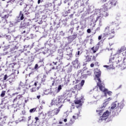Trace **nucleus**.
Wrapping results in <instances>:
<instances>
[{"label": "nucleus", "instance_id": "25", "mask_svg": "<svg viewBox=\"0 0 126 126\" xmlns=\"http://www.w3.org/2000/svg\"><path fill=\"white\" fill-rule=\"evenodd\" d=\"M6 93V92H5V91H2L1 94H0V96L1 97H4V96L5 95V93Z\"/></svg>", "mask_w": 126, "mask_h": 126}, {"label": "nucleus", "instance_id": "43", "mask_svg": "<svg viewBox=\"0 0 126 126\" xmlns=\"http://www.w3.org/2000/svg\"><path fill=\"white\" fill-rule=\"evenodd\" d=\"M37 3L38 4H40V3H41V0H38Z\"/></svg>", "mask_w": 126, "mask_h": 126}, {"label": "nucleus", "instance_id": "33", "mask_svg": "<svg viewBox=\"0 0 126 126\" xmlns=\"http://www.w3.org/2000/svg\"><path fill=\"white\" fill-rule=\"evenodd\" d=\"M126 57H125L124 58H123V63H124V64L125 65H126Z\"/></svg>", "mask_w": 126, "mask_h": 126}, {"label": "nucleus", "instance_id": "39", "mask_svg": "<svg viewBox=\"0 0 126 126\" xmlns=\"http://www.w3.org/2000/svg\"><path fill=\"white\" fill-rule=\"evenodd\" d=\"M34 119L35 120L36 122H38L39 121V118L35 117Z\"/></svg>", "mask_w": 126, "mask_h": 126}, {"label": "nucleus", "instance_id": "28", "mask_svg": "<svg viewBox=\"0 0 126 126\" xmlns=\"http://www.w3.org/2000/svg\"><path fill=\"white\" fill-rule=\"evenodd\" d=\"M36 88H32L31 89V92L33 93V92H36Z\"/></svg>", "mask_w": 126, "mask_h": 126}, {"label": "nucleus", "instance_id": "62", "mask_svg": "<svg viewBox=\"0 0 126 126\" xmlns=\"http://www.w3.org/2000/svg\"><path fill=\"white\" fill-rule=\"evenodd\" d=\"M26 31H24L22 32V33L23 34V33H26Z\"/></svg>", "mask_w": 126, "mask_h": 126}, {"label": "nucleus", "instance_id": "57", "mask_svg": "<svg viewBox=\"0 0 126 126\" xmlns=\"http://www.w3.org/2000/svg\"><path fill=\"white\" fill-rule=\"evenodd\" d=\"M78 72H79V73H81V72H82V71H81V70H79V71H78Z\"/></svg>", "mask_w": 126, "mask_h": 126}, {"label": "nucleus", "instance_id": "10", "mask_svg": "<svg viewBox=\"0 0 126 126\" xmlns=\"http://www.w3.org/2000/svg\"><path fill=\"white\" fill-rule=\"evenodd\" d=\"M102 20H103V16H99L97 17H96V19L95 20V22H97V21H99V26H102Z\"/></svg>", "mask_w": 126, "mask_h": 126}, {"label": "nucleus", "instance_id": "54", "mask_svg": "<svg viewBox=\"0 0 126 126\" xmlns=\"http://www.w3.org/2000/svg\"><path fill=\"white\" fill-rule=\"evenodd\" d=\"M27 26H30V23L29 22H28V24H27Z\"/></svg>", "mask_w": 126, "mask_h": 126}, {"label": "nucleus", "instance_id": "49", "mask_svg": "<svg viewBox=\"0 0 126 126\" xmlns=\"http://www.w3.org/2000/svg\"><path fill=\"white\" fill-rule=\"evenodd\" d=\"M90 41H91L90 44H92V42H93V39L91 38V39H90Z\"/></svg>", "mask_w": 126, "mask_h": 126}, {"label": "nucleus", "instance_id": "55", "mask_svg": "<svg viewBox=\"0 0 126 126\" xmlns=\"http://www.w3.org/2000/svg\"><path fill=\"white\" fill-rule=\"evenodd\" d=\"M20 91H19V92H16L15 93V94H16V95H17L19 93H20Z\"/></svg>", "mask_w": 126, "mask_h": 126}, {"label": "nucleus", "instance_id": "11", "mask_svg": "<svg viewBox=\"0 0 126 126\" xmlns=\"http://www.w3.org/2000/svg\"><path fill=\"white\" fill-rule=\"evenodd\" d=\"M40 111V107L37 106L35 108L30 110V113H34V112H39Z\"/></svg>", "mask_w": 126, "mask_h": 126}, {"label": "nucleus", "instance_id": "23", "mask_svg": "<svg viewBox=\"0 0 126 126\" xmlns=\"http://www.w3.org/2000/svg\"><path fill=\"white\" fill-rule=\"evenodd\" d=\"M81 75L82 78H83L84 79H86V78L88 77V76L86 74L82 75V73H81Z\"/></svg>", "mask_w": 126, "mask_h": 126}, {"label": "nucleus", "instance_id": "41", "mask_svg": "<svg viewBox=\"0 0 126 126\" xmlns=\"http://www.w3.org/2000/svg\"><path fill=\"white\" fill-rule=\"evenodd\" d=\"M90 66L91 67H94V63H91Z\"/></svg>", "mask_w": 126, "mask_h": 126}, {"label": "nucleus", "instance_id": "2", "mask_svg": "<svg viewBox=\"0 0 126 126\" xmlns=\"http://www.w3.org/2000/svg\"><path fill=\"white\" fill-rule=\"evenodd\" d=\"M104 33L102 34V38H108V40L113 39L115 37V28L107 26L104 30Z\"/></svg>", "mask_w": 126, "mask_h": 126}, {"label": "nucleus", "instance_id": "15", "mask_svg": "<svg viewBox=\"0 0 126 126\" xmlns=\"http://www.w3.org/2000/svg\"><path fill=\"white\" fill-rule=\"evenodd\" d=\"M20 20H23L24 19V14L22 13V11H20L19 15Z\"/></svg>", "mask_w": 126, "mask_h": 126}, {"label": "nucleus", "instance_id": "5", "mask_svg": "<svg viewBox=\"0 0 126 126\" xmlns=\"http://www.w3.org/2000/svg\"><path fill=\"white\" fill-rule=\"evenodd\" d=\"M50 66H51V69H57L58 70H60L61 69V65L58 63V62H53L52 63L50 64Z\"/></svg>", "mask_w": 126, "mask_h": 126}, {"label": "nucleus", "instance_id": "26", "mask_svg": "<svg viewBox=\"0 0 126 126\" xmlns=\"http://www.w3.org/2000/svg\"><path fill=\"white\" fill-rule=\"evenodd\" d=\"M9 17V14L5 15L3 16L2 18H3V19H5V20H6V19H7V18H8Z\"/></svg>", "mask_w": 126, "mask_h": 126}, {"label": "nucleus", "instance_id": "3", "mask_svg": "<svg viewBox=\"0 0 126 126\" xmlns=\"http://www.w3.org/2000/svg\"><path fill=\"white\" fill-rule=\"evenodd\" d=\"M101 71L98 70V71H95L94 74H95V77H96L98 82L97 83V86L99 88L100 91H103V92H106V89H105V84L102 83L101 79H100V76H101Z\"/></svg>", "mask_w": 126, "mask_h": 126}, {"label": "nucleus", "instance_id": "8", "mask_svg": "<svg viewBox=\"0 0 126 126\" xmlns=\"http://www.w3.org/2000/svg\"><path fill=\"white\" fill-rule=\"evenodd\" d=\"M92 61V56L87 55L86 57V63L84 64V65H86L88 63H90Z\"/></svg>", "mask_w": 126, "mask_h": 126}, {"label": "nucleus", "instance_id": "27", "mask_svg": "<svg viewBox=\"0 0 126 126\" xmlns=\"http://www.w3.org/2000/svg\"><path fill=\"white\" fill-rule=\"evenodd\" d=\"M84 83H85V81L84 80H82L80 84L81 87L84 85Z\"/></svg>", "mask_w": 126, "mask_h": 126}, {"label": "nucleus", "instance_id": "21", "mask_svg": "<svg viewBox=\"0 0 126 126\" xmlns=\"http://www.w3.org/2000/svg\"><path fill=\"white\" fill-rule=\"evenodd\" d=\"M48 116L49 117H54V112H53V110H52L51 111H49L48 112Z\"/></svg>", "mask_w": 126, "mask_h": 126}, {"label": "nucleus", "instance_id": "18", "mask_svg": "<svg viewBox=\"0 0 126 126\" xmlns=\"http://www.w3.org/2000/svg\"><path fill=\"white\" fill-rule=\"evenodd\" d=\"M74 103L76 105H79L80 106H82V103H81V100H74Z\"/></svg>", "mask_w": 126, "mask_h": 126}, {"label": "nucleus", "instance_id": "44", "mask_svg": "<svg viewBox=\"0 0 126 126\" xmlns=\"http://www.w3.org/2000/svg\"><path fill=\"white\" fill-rule=\"evenodd\" d=\"M37 84H38V82H35L34 84V86H37Z\"/></svg>", "mask_w": 126, "mask_h": 126}, {"label": "nucleus", "instance_id": "34", "mask_svg": "<svg viewBox=\"0 0 126 126\" xmlns=\"http://www.w3.org/2000/svg\"><path fill=\"white\" fill-rule=\"evenodd\" d=\"M102 38H103V34H101V35L98 36V40H101V39H102Z\"/></svg>", "mask_w": 126, "mask_h": 126}, {"label": "nucleus", "instance_id": "17", "mask_svg": "<svg viewBox=\"0 0 126 126\" xmlns=\"http://www.w3.org/2000/svg\"><path fill=\"white\" fill-rule=\"evenodd\" d=\"M74 88L75 89H76V90H80V89H81V86H80V84L76 85L74 86Z\"/></svg>", "mask_w": 126, "mask_h": 126}, {"label": "nucleus", "instance_id": "61", "mask_svg": "<svg viewBox=\"0 0 126 126\" xmlns=\"http://www.w3.org/2000/svg\"><path fill=\"white\" fill-rule=\"evenodd\" d=\"M111 98L110 97H109V98H108V99H107V100H108V101H110V100H111Z\"/></svg>", "mask_w": 126, "mask_h": 126}, {"label": "nucleus", "instance_id": "48", "mask_svg": "<svg viewBox=\"0 0 126 126\" xmlns=\"http://www.w3.org/2000/svg\"><path fill=\"white\" fill-rule=\"evenodd\" d=\"M107 0H101L102 2H106Z\"/></svg>", "mask_w": 126, "mask_h": 126}, {"label": "nucleus", "instance_id": "47", "mask_svg": "<svg viewBox=\"0 0 126 126\" xmlns=\"http://www.w3.org/2000/svg\"><path fill=\"white\" fill-rule=\"evenodd\" d=\"M23 3H24V2H23V1L20 2V5H22V4H23Z\"/></svg>", "mask_w": 126, "mask_h": 126}, {"label": "nucleus", "instance_id": "20", "mask_svg": "<svg viewBox=\"0 0 126 126\" xmlns=\"http://www.w3.org/2000/svg\"><path fill=\"white\" fill-rule=\"evenodd\" d=\"M116 107H117V104L116 103L114 102L111 105V109L114 110V109H115V108H116Z\"/></svg>", "mask_w": 126, "mask_h": 126}, {"label": "nucleus", "instance_id": "60", "mask_svg": "<svg viewBox=\"0 0 126 126\" xmlns=\"http://www.w3.org/2000/svg\"><path fill=\"white\" fill-rule=\"evenodd\" d=\"M37 90H38L39 89H40V87H38L37 88H36Z\"/></svg>", "mask_w": 126, "mask_h": 126}, {"label": "nucleus", "instance_id": "12", "mask_svg": "<svg viewBox=\"0 0 126 126\" xmlns=\"http://www.w3.org/2000/svg\"><path fill=\"white\" fill-rule=\"evenodd\" d=\"M72 63L74 67H78V65H79V64H78V59H76L75 61H73Z\"/></svg>", "mask_w": 126, "mask_h": 126}, {"label": "nucleus", "instance_id": "6", "mask_svg": "<svg viewBox=\"0 0 126 126\" xmlns=\"http://www.w3.org/2000/svg\"><path fill=\"white\" fill-rule=\"evenodd\" d=\"M23 98L22 94H19L17 95V96L13 99V103H15V102H19L21 99Z\"/></svg>", "mask_w": 126, "mask_h": 126}, {"label": "nucleus", "instance_id": "42", "mask_svg": "<svg viewBox=\"0 0 126 126\" xmlns=\"http://www.w3.org/2000/svg\"><path fill=\"white\" fill-rule=\"evenodd\" d=\"M99 30H100V27H97L95 31H99Z\"/></svg>", "mask_w": 126, "mask_h": 126}, {"label": "nucleus", "instance_id": "7", "mask_svg": "<svg viewBox=\"0 0 126 126\" xmlns=\"http://www.w3.org/2000/svg\"><path fill=\"white\" fill-rule=\"evenodd\" d=\"M123 108H124V104H123L122 103H119L118 104V106L116 108V111H117V113H120L121 111H122V109H123Z\"/></svg>", "mask_w": 126, "mask_h": 126}, {"label": "nucleus", "instance_id": "22", "mask_svg": "<svg viewBox=\"0 0 126 126\" xmlns=\"http://www.w3.org/2000/svg\"><path fill=\"white\" fill-rule=\"evenodd\" d=\"M88 76H90L91 75H92V71L91 70H88L86 71V74Z\"/></svg>", "mask_w": 126, "mask_h": 126}, {"label": "nucleus", "instance_id": "14", "mask_svg": "<svg viewBox=\"0 0 126 126\" xmlns=\"http://www.w3.org/2000/svg\"><path fill=\"white\" fill-rule=\"evenodd\" d=\"M60 111H61V109H59V107H58V109H54V110H52V112H53L54 116H55V115H58V114H59V113H60Z\"/></svg>", "mask_w": 126, "mask_h": 126}, {"label": "nucleus", "instance_id": "4", "mask_svg": "<svg viewBox=\"0 0 126 126\" xmlns=\"http://www.w3.org/2000/svg\"><path fill=\"white\" fill-rule=\"evenodd\" d=\"M63 101V96H59L58 98L55 100H52L51 102V104L52 105H56L59 107V109H61L62 107H63V104H62V102Z\"/></svg>", "mask_w": 126, "mask_h": 126}, {"label": "nucleus", "instance_id": "56", "mask_svg": "<svg viewBox=\"0 0 126 126\" xmlns=\"http://www.w3.org/2000/svg\"><path fill=\"white\" fill-rule=\"evenodd\" d=\"M41 81L42 82H44L45 81V79H42Z\"/></svg>", "mask_w": 126, "mask_h": 126}, {"label": "nucleus", "instance_id": "40", "mask_svg": "<svg viewBox=\"0 0 126 126\" xmlns=\"http://www.w3.org/2000/svg\"><path fill=\"white\" fill-rule=\"evenodd\" d=\"M38 68V64H36L35 66H34V68L35 69H37Z\"/></svg>", "mask_w": 126, "mask_h": 126}, {"label": "nucleus", "instance_id": "64", "mask_svg": "<svg viewBox=\"0 0 126 126\" xmlns=\"http://www.w3.org/2000/svg\"><path fill=\"white\" fill-rule=\"evenodd\" d=\"M114 23H115V22H112L111 23V24H113Z\"/></svg>", "mask_w": 126, "mask_h": 126}, {"label": "nucleus", "instance_id": "51", "mask_svg": "<svg viewBox=\"0 0 126 126\" xmlns=\"http://www.w3.org/2000/svg\"><path fill=\"white\" fill-rule=\"evenodd\" d=\"M31 74H34V72H32L29 74V76L31 75Z\"/></svg>", "mask_w": 126, "mask_h": 126}, {"label": "nucleus", "instance_id": "24", "mask_svg": "<svg viewBox=\"0 0 126 126\" xmlns=\"http://www.w3.org/2000/svg\"><path fill=\"white\" fill-rule=\"evenodd\" d=\"M79 115L78 114H75V115L73 116L72 118L74 120H77L78 119Z\"/></svg>", "mask_w": 126, "mask_h": 126}, {"label": "nucleus", "instance_id": "36", "mask_svg": "<svg viewBox=\"0 0 126 126\" xmlns=\"http://www.w3.org/2000/svg\"><path fill=\"white\" fill-rule=\"evenodd\" d=\"M79 55H80V51H78V52L76 54V56H77V57H79Z\"/></svg>", "mask_w": 126, "mask_h": 126}, {"label": "nucleus", "instance_id": "1", "mask_svg": "<svg viewBox=\"0 0 126 126\" xmlns=\"http://www.w3.org/2000/svg\"><path fill=\"white\" fill-rule=\"evenodd\" d=\"M117 2H118L116 0H112L111 1H109L107 3H105L103 5L102 9V10L103 12V16H105V17L109 16V13L106 11H108V9H111L112 7L116 6Z\"/></svg>", "mask_w": 126, "mask_h": 126}, {"label": "nucleus", "instance_id": "52", "mask_svg": "<svg viewBox=\"0 0 126 126\" xmlns=\"http://www.w3.org/2000/svg\"><path fill=\"white\" fill-rule=\"evenodd\" d=\"M103 66H104V67H106V68L109 67V66H108V65H104Z\"/></svg>", "mask_w": 126, "mask_h": 126}, {"label": "nucleus", "instance_id": "29", "mask_svg": "<svg viewBox=\"0 0 126 126\" xmlns=\"http://www.w3.org/2000/svg\"><path fill=\"white\" fill-rule=\"evenodd\" d=\"M56 60H58V61H61V60H63V57L61 55H59L57 57Z\"/></svg>", "mask_w": 126, "mask_h": 126}, {"label": "nucleus", "instance_id": "50", "mask_svg": "<svg viewBox=\"0 0 126 126\" xmlns=\"http://www.w3.org/2000/svg\"><path fill=\"white\" fill-rule=\"evenodd\" d=\"M20 87H18V88H17V90L18 91H20Z\"/></svg>", "mask_w": 126, "mask_h": 126}, {"label": "nucleus", "instance_id": "63", "mask_svg": "<svg viewBox=\"0 0 126 126\" xmlns=\"http://www.w3.org/2000/svg\"><path fill=\"white\" fill-rule=\"evenodd\" d=\"M69 10H68V11H67V13H70Z\"/></svg>", "mask_w": 126, "mask_h": 126}, {"label": "nucleus", "instance_id": "59", "mask_svg": "<svg viewBox=\"0 0 126 126\" xmlns=\"http://www.w3.org/2000/svg\"><path fill=\"white\" fill-rule=\"evenodd\" d=\"M59 124H60V125L63 124V122H59Z\"/></svg>", "mask_w": 126, "mask_h": 126}, {"label": "nucleus", "instance_id": "13", "mask_svg": "<svg viewBox=\"0 0 126 126\" xmlns=\"http://www.w3.org/2000/svg\"><path fill=\"white\" fill-rule=\"evenodd\" d=\"M99 50V46H94L91 48V50L93 51V53L95 54L97 51Z\"/></svg>", "mask_w": 126, "mask_h": 126}, {"label": "nucleus", "instance_id": "30", "mask_svg": "<svg viewBox=\"0 0 126 126\" xmlns=\"http://www.w3.org/2000/svg\"><path fill=\"white\" fill-rule=\"evenodd\" d=\"M8 77H9V76H7L6 74L4 75L3 80H6Z\"/></svg>", "mask_w": 126, "mask_h": 126}, {"label": "nucleus", "instance_id": "37", "mask_svg": "<svg viewBox=\"0 0 126 126\" xmlns=\"http://www.w3.org/2000/svg\"><path fill=\"white\" fill-rule=\"evenodd\" d=\"M87 33H91V30L90 29H88L87 30Z\"/></svg>", "mask_w": 126, "mask_h": 126}, {"label": "nucleus", "instance_id": "19", "mask_svg": "<svg viewBox=\"0 0 126 126\" xmlns=\"http://www.w3.org/2000/svg\"><path fill=\"white\" fill-rule=\"evenodd\" d=\"M105 89L106 90L105 92L102 91V92H104V93H107L109 95V96H112V92L111 91L108 92V90L106 89V88H105Z\"/></svg>", "mask_w": 126, "mask_h": 126}, {"label": "nucleus", "instance_id": "32", "mask_svg": "<svg viewBox=\"0 0 126 126\" xmlns=\"http://www.w3.org/2000/svg\"><path fill=\"white\" fill-rule=\"evenodd\" d=\"M122 56H123V57H126V51H124L123 52V53H122Z\"/></svg>", "mask_w": 126, "mask_h": 126}, {"label": "nucleus", "instance_id": "53", "mask_svg": "<svg viewBox=\"0 0 126 126\" xmlns=\"http://www.w3.org/2000/svg\"><path fill=\"white\" fill-rule=\"evenodd\" d=\"M28 121H30L31 120V116L28 117Z\"/></svg>", "mask_w": 126, "mask_h": 126}, {"label": "nucleus", "instance_id": "46", "mask_svg": "<svg viewBox=\"0 0 126 126\" xmlns=\"http://www.w3.org/2000/svg\"><path fill=\"white\" fill-rule=\"evenodd\" d=\"M36 98H37L38 99H40V98H41V95H37Z\"/></svg>", "mask_w": 126, "mask_h": 126}, {"label": "nucleus", "instance_id": "45", "mask_svg": "<svg viewBox=\"0 0 126 126\" xmlns=\"http://www.w3.org/2000/svg\"><path fill=\"white\" fill-rule=\"evenodd\" d=\"M63 122H64V123H66L67 122V119H64L63 120Z\"/></svg>", "mask_w": 126, "mask_h": 126}, {"label": "nucleus", "instance_id": "9", "mask_svg": "<svg viewBox=\"0 0 126 126\" xmlns=\"http://www.w3.org/2000/svg\"><path fill=\"white\" fill-rule=\"evenodd\" d=\"M125 51H126V47H125V46H123L117 50L116 55L119 56V55L121 54V53H123V52H125Z\"/></svg>", "mask_w": 126, "mask_h": 126}, {"label": "nucleus", "instance_id": "16", "mask_svg": "<svg viewBox=\"0 0 126 126\" xmlns=\"http://www.w3.org/2000/svg\"><path fill=\"white\" fill-rule=\"evenodd\" d=\"M109 116V111L107 110L101 116V118H107Z\"/></svg>", "mask_w": 126, "mask_h": 126}, {"label": "nucleus", "instance_id": "35", "mask_svg": "<svg viewBox=\"0 0 126 126\" xmlns=\"http://www.w3.org/2000/svg\"><path fill=\"white\" fill-rule=\"evenodd\" d=\"M74 124V121H72V120H70L69 125H72Z\"/></svg>", "mask_w": 126, "mask_h": 126}, {"label": "nucleus", "instance_id": "31", "mask_svg": "<svg viewBox=\"0 0 126 126\" xmlns=\"http://www.w3.org/2000/svg\"><path fill=\"white\" fill-rule=\"evenodd\" d=\"M62 90V85H59L58 88L57 92H60Z\"/></svg>", "mask_w": 126, "mask_h": 126}, {"label": "nucleus", "instance_id": "38", "mask_svg": "<svg viewBox=\"0 0 126 126\" xmlns=\"http://www.w3.org/2000/svg\"><path fill=\"white\" fill-rule=\"evenodd\" d=\"M93 61H94V62H96V57H95V56H94L93 57Z\"/></svg>", "mask_w": 126, "mask_h": 126}, {"label": "nucleus", "instance_id": "58", "mask_svg": "<svg viewBox=\"0 0 126 126\" xmlns=\"http://www.w3.org/2000/svg\"><path fill=\"white\" fill-rule=\"evenodd\" d=\"M72 16H73V14H71V15L69 16L70 17H72Z\"/></svg>", "mask_w": 126, "mask_h": 126}]
</instances>
